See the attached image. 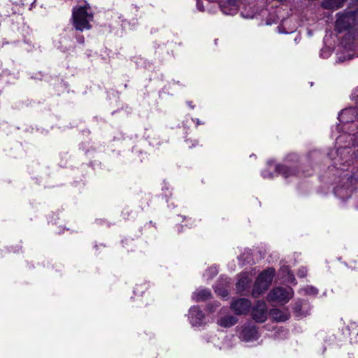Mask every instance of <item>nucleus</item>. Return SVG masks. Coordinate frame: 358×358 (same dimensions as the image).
I'll use <instances>...</instances> for the list:
<instances>
[{"instance_id":"obj_16","label":"nucleus","mask_w":358,"mask_h":358,"mask_svg":"<svg viewBox=\"0 0 358 358\" xmlns=\"http://www.w3.org/2000/svg\"><path fill=\"white\" fill-rule=\"evenodd\" d=\"M236 317L232 315H227L225 317H223L220 318L217 322L218 324L223 327H230L236 324Z\"/></svg>"},{"instance_id":"obj_28","label":"nucleus","mask_w":358,"mask_h":358,"mask_svg":"<svg viewBox=\"0 0 358 358\" xmlns=\"http://www.w3.org/2000/svg\"><path fill=\"white\" fill-rule=\"evenodd\" d=\"M348 150H349V149H348V148H343V151H347L348 152Z\"/></svg>"},{"instance_id":"obj_8","label":"nucleus","mask_w":358,"mask_h":358,"mask_svg":"<svg viewBox=\"0 0 358 358\" xmlns=\"http://www.w3.org/2000/svg\"><path fill=\"white\" fill-rule=\"evenodd\" d=\"M231 308L236 315H245L251 308V303L247 299H239L232 301Z\"/></svg>"},{"instance_id":"obj_26","label":"nucleus","mask_w":358,"mask_h":358,"mask_svg":"<svg viewBox=\"0 0 358 358\" xmlns=\"http://www.w3.org/2000/svg\"><path fill=\"white\" fill-rule=\"evenodd\" d=\"M209 271H211V273H213V275H215L217 273V270L216 267L210 268Z\"/></svg>"},{"instance_id":"obj_23","label":"nucleus","mask_w":358,"mask_h":358,"mask_svg":"<svg viewBox=\"0 0 358 358\" xmlns=\"http://www.w3.org/2000/svg\"><path fill=\"white\" fill-rule=\"evenodd\" d=\"M307 274V270L306 268H301L299 269V271H298V276L300 277V278H303V277H305Z\"/></svg>"},{"instance_id":"obj_15","label":"nucleus","mask_w":358,"mask_h":358,"mask_svg":"<svg viewBox=\"0 0 358 358\" xmlns=\"http://www.w3.org/2000/svg\"><path fill=\"white\" fill-rule=\"evenodd\" d=\"M346 0H324L322 6L327 9H338L343 6Z\"/></svg>"},{"instance_id":"obj_10","label":"nucleus","mask_w":358,"mask_h":358,"mask_svg":"<svg viewBox=\"0 0 358 358\" xmlns=\"http://www.w3.org/2000/svg\"><path fill=\"white\" fill-rule=\"evenodd\" d=\"M189 320L192 326H201L203 324L204 315L198 306H193L189 311Z\"/></svg>"},{"instance_id":"obj_3","label":"nucleus","mask_w":358,"mask_h":358,"mask_svg":"<svg viewBox=\"0 0 358 358\" xmlns=\"http://www.w3.org/2000/svg\"><path fill=\"white\" fill-rule=\"evenodd\" d=\"M294 291L291 287H278L273 289L267 296L269 302H275L279 304L287 303L293 297Z\"/></svg>"},{"instance_id":"obj_29","label":"nucleus","mask_w":358,"mask_h":358,"mask_svg":"<svg viewBox=\"0 0 358 358\" xmlns=\"http://www.w3.org/2000/svg\"><path fill=\"white\" fill-rule=\"evenodd\" d=\"M268 164L269 167L271 166V162H268Z\"/></svg>"},{"instance_id":"obj_14","label":"nucleus","mask_w":358,"mask_h":358,"mask_svg":"<svg viewBox=\"0 0 358 358\" xmlns=\"http://www.w3.org/2000/svg\"><path fill=\"white\" fill-rule=\"evenodd\" d=\"M210 292L208 289H202L194 292L192 294V299L196 301L207 300L210 297Z\"/></svg>"},{"instance_id":"obj_30","label":"nucleus","mask_w":358,"mask_h":358,"mask_svg":"<svg viewBox=\"0 0 358 358\" xmlns=\"http://www.w3.org/2000/svg\"><path fill=\"white\" fill-rule=\"evenodd\" d=\"M196 123L200 124V121L199 120H197Z\"/></svg>"},{"instance_id":"obj_18","label":"nucleus","mask_w":358,"mask_h":358,"mask_svg":"<svg viewBox=\"0 0 358 358\" xmlns=\"http://www.w3.org/2000/svg\"><path fill=\"white\" fill-rule=\"evenodd\" d=\"M353 57H354V54L352 53L351 52H347L346 55L343 52H340L337 53V60L339 62H345L347 60H350L353 58Z\"/></svg>"},{"instance_id":"obj_21","label":"nucleus","mask_w":358,"mask_h":358,"mask_svg":"<svg viewBox=\"0 0 358 358\" xmlns=\"http://www.w3.org/2000/svg\"><path fill=\"white\" fill-rule=\"evenodd\" d=\"M215 292L220 296L225 297L228 295L227 290L225 289H220L217 286L215 287Z\"/></svg>"},{"instance_id":"obj_24","label":"nucleus","mask_w":358,"mask_h":358,"mask_svg":"<svg viewBox=\"0 0 358 358\" xmlns=\"http://www.w3.org/2000/svg\"><path fill=\"white\" fill-rule=\"evenodd\" d=\"M262 176L265 178H271L273 177V174L270 172L266 171V170L262 171Z\"/></svg>"},{"instance_id":"obj_4","label":"nucleus","mask_w":358,"mask_h":358,"mask_svg":"<svg viewBox=\"0 0 358 358\" xmlns=\"http://www.w3.org/2000/svg\"><path fill=\"white\" fill-rule=\"evenodd\" d=\"M357 21V11L339 15L336 22V29L338 32L347 30L354 26Z\"/></svg>"},{"instance_id":"obj_27","label":"nucleus","mask_w":358,"mask_h":358,"mask_svg":"<svg viewBox=\"0 0 358 358\" xmlns=\"http://www.w3.org/2000/svg\"><path fill=\"white\" fill-rule=\"evenodd\" d=\"M77 39L80 43H84V37L83 36H79Z\"/></svg>"},{"instance_id":"obj_22","label":"nucleus","mask_w":358,"mask_h":358,"mask_svg":"<svg viewBox=\"0 0 358 358\" xmlns=\"http://www.w3.org/2000/svg\"><path fill=\"white\" fill-rule=\"evenodd\" d=\"M302 301H297L296 303H295V305H294V310L296 313H299V315H303V313H301V307H302Z\"/></svg>"},{"instance_id":"obj_11","label":"nucleus","mask_w":358,"mask_h":358,"mask_svg":"<svg viewBox=\"0 0 358 358\" xmlns=\"http://www.w3.org/2000/svg\"><path fill=\"white\" fill-rule=\"evenodd\" d=\"M220 8L223 13L226 15H234L238 10V4L236 0H227L220 5Z\"/></svg>"},{"instance_id":"obj_12","label":"nucleus","mask_w":358,"mask_h":358,"mask_svg":"<svg viewBox=\"0 0 358 358\" xmlns=\"http://www.w3.org/2000/svg\"><path fill=\"white\" fill-rule=\"evenodd\" d=\"M252 279L249 274L247 273H242L238 280L236 283V289L238 292H242L246 290L249 286Z\"/></svg>"},{"instance_id":"obj_20","label":"nucleus","mask_w":358,"mask_h":358,"mask_svg":"<svg viewBox=\"0 0 358 358\" xmlns=\"http://www.w3.org/2000/svg\"><path fill=\"white\" fill-rule=\"evenodd\" d=\"M302 291H303L304 293L308 295L315 296L318 293V290L313 286H308V287H305L304 289H303Z\"/></svg>"},{"instance_id":"obj_9","label":"nucleus","mask_w":358,"mask_h":358,"mask_svg":"<svg viewBox=\"0 0 358 358\" xmlns=\"http://www.w3.org/2000/svg\"><path fill=\"white\" fill-rule=\"evenodd\" d=\"M338 120L341 123H348L358 120V107L343 110L338 115Z\"/></svg>"},{"instance_id":"obj_6","label":"nucleus","mask_w":358,"mask_h":358,"mask_svg":"<svg viewBox=\"0 0 358 358\" xmlns=\"http://www.w3.org/2000/svg\"><path fill=\"white\" fill-rule=\"evenodd\" d=\"M239 338L245 342L257 340L259 338V334L256 327L250 322L245 324L241 327L239 332Z\"/></svg>"},{"instance_id":"obj_13","label":"nucleus","mask_w":358,"mask_h":358,"mask_svg":"<svg viewBox=\"0 0 358 358\" xmlns=\"http://www.w3.org/2000/svg\"><path fill=\"white\" fill-rule=\"evenodd\" d=\"M275 169L285 178L294 176L296 173L295 169L288 167L285 165H276Z\"/></svg>"},{"instance_id":"obj_19","label":"nucleus","mask_w":358,"mask_h":358,"mask_svg":"<svg viewBox=\"0 0 358 358\" xmlns=\"http://www.w3.org/2000/svg\"><path fill=\"white\" fill-rule=\"evenodd\" d=\"M282 272L287 273V275H285L284 278H285V280H287L289 282L296 284L295 278L292 273H290V271L288 267L285 266L281 268Z\"/></svg>"},{"instance_id":"obj_5","label":"nucleus","mask_w":358,"mask_h":358,"mask_svg":"<svg viewBox=\"0 0 358 358\" xmlns=\"http://www.w3.org/2000/svg\"><path fill=\"white\" fill-rule=\"evenodd\" d=\"M353 181L354 179L352 176H345L342 179L341 184L335 187V195L341 199L349 198L353 191Z\"/></svg>"},{"instance_id":"obj_17","label":"nucleus","mask_w":358,"mask_h":358,"mask_svg":"<svg viewBox=\"0 0 358 358\" xmlns=\"http://www.w3.org/2000/svg\"><path fill=\"white\" fill-rule=\"evenodd\" d=\"M271 315L275 320L278 322L285 321L289 318L287 313H285L278 309L272 310L271 311Z\"/></svg>"},{"instance_id":"obj_2","label":"nucleus","mask_w":358,"mask_h":358,"mask_svg":"<svg viewBox=\"0 0 358 358\" xmlns=\"http://www.w3.org/2000/svg\"><path fill=\"white\" fill-rule=\"evenodd\" d=\"M274 273L275 270L269 268L258 275L252 291V295L254 297H259L268 288L273 280Z\"/></svg>"},{"instance_id":"obj_25","label":"nucleus","mask_w":358,"mask_h":358,"mask_svg":"<svg viewBox=\"0 0 358 358\" xmlns=\"http://www.w3.org/2000/svg\"><path fill=\"white\" fill-rule=\"evenodd\" d=\"M196 6H197V8L201 10V11H203L204 8H203V6L202 5V2L201 0H197L196 1Z\"/></svg>"},{"instance_id":"obj_33","label":"nucleus","mask_w":358,"mask_h":358,"mask_svg":"<svg viewBox=\"0 0 358 358\" xmlns=\"http://www.w3.org/2000/svg\"><path fill=\"white\" fill-rule=\"evenodd\" d=\"M357 336H358V334H357Z\"/></svg>"},{"instance_id":"obj_31","label":"nucleus","mask_w":358,"mask_h":358,"mask_svg":"<svg viewBox=\"0 0 358 358\" xmlns=\"http://www.w3.org/2000/svg\"><path fill=\"white\" fill-rule=\"evenodd\" d=\"M357 21H358V11H357Z\"/></svg>"},{"instance_id":"obj_32","label":"nucleus","mask_w":358,"mask_h":358,"mask_svg":"<svg viewBox=\"0 0 358 358\" xmlns=\"http://www.w3.org/2000/svg\"><path fill=\"white\" fill-rule=\"evenodd\" d=\"M357 336H358V334H357Z\"/></svg>"},{"instance_id":"obj_1","label":"nucleus","mask_w":358,"mask_h":358,"mask_svg":"<svg viewBox=\"0 0 358 358\" xmlns=\"http://www.w3.org/2000/svg\"><path fill=\"white\" fill-rule=\"evenodd\" d=\"M72 23L76 30L84 31L91 29V22L93 20V13L88 4L73 8Z\"/></svg>"},{"instance_id":"obj_7","label":"nucleus","mask_w":358,"mask_h":358,"mask_svg":"<svg viewBox=\"0 0 358 358\" xmlns=\"http://www.w3.org/2000/svg\"><path fill=\"white\" fill-rule=\"evenodd\" d=\"M268 310L266 303L258 301L252 310V318L257 322H264L267 318Z\"/></svg>"}]
</instances>
